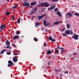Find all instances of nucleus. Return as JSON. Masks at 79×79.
I'll list each match as a JSON object with an SVG mask.
<instances>
[{"label":"nucleus","mask_w":79,"mask_h":79,"mask_svg":"<svg viewBox=\"0 0 79 79\" xmlns=\"http://www.w3.org/2000/svg\"><path fill=\"white\" fill-rule=\"evenodd\" d=\"M19 36H18V35H15L13 39H14V40H15V39H19Z\"/></svg>","instance_id":"9d476101"},{"label":"nucleus","mask_w":79,"mask_h":79,"mask_svg":"<svg viewBox=\"0 0 79 79\" xmlns=\"http://www.w3.org/2000/svg\"><path fill=\"white\" fill-rule=\"evenodd\" d=\"M67 35V34L65 33H63L62 34V36H63L64 37H65V36H66Z\"/></svg>","instance_id":"bb28decb"},{"label":"nucleus","mask_w":79,"mask_h":79,"mask_svg":"<svg viewBox=\"0 0 79 79\" xmlns=\"http://www.w3.org/2000/svg\"><path fill=\"white\" fill-rule=\"evenodd\" d=\"M65 31V28H64V27L62 28L61 30V31L62 32H63V31Z\"/></svg>","instance_id":"cd10ccee"},{"label":"nucleus","mask_w":79,"mask_h":79,"mask_svg":"<svg viewBox=\"0 0 79 79\" xmlns=\"http://www.w3.org/2000/svg\"><path fill=\"white\" fill-rule=\"evenodd\" d=\"M2 55V54H1V52H0V55Z\"/></svg>","instance_id":"680f3d73"},{"label":"nucleus","mask_w":79,"mask_h":79,"mask_svg":"<svg viewBox=\"0 0 79 79\" xmlns=\"http://www.w3.org/2000/svg\"><path fill=\"white\" fill-rule=\"evenodd\" d=\"M16 34H20V31H17Z\"/></svg>","instance_id":"c756f323"},{"label":"nucleus","mask_w":79,"mask_h":79,"mask_svg":"<svg viewBox=\"0 0 79 79\" xmlns=\"http://www.w3.org/2000/svg\"><path fill=\"white\" fill-rule=\"evenodd\" d=\"M6 45H10V43L8 40H7L6 42Z\"/></svg>","instance_id":"4468645a"},{"label":"nucleus","mask_w":79,"mask_h":79,"mask_svg":"<svg viewBox=\"0 0 79 79\" xmlns=\"http://www.w3.org/2000/svg\"><path fill=\"white\" fill-rule=\"evenodd\" d=\"M14 55L16 56V55H18V54L17 53H13Z\"/></svg>","instance_id":"4c0bfd02"},{"label":"nucleus","mask_w":79,"mask_h":79,"mask_svg":"<svg viewBox=\"0 0 79 79\" xmlns=\"http://www.w3.org/2000/svg\"><path fill=\"white\" fill-rule=\"evenodd\" d=\"M6 1H7V2H9V0H6Z\"/></svg>","instance_id":"5fc2aeb1"},{"label":"nucleus","mask_w":79,"mask_h":79,"mask_svg":"<svg viewBox=\"0 0 79 79\" xmlns=\"http://www.w3.org/2000/svg\"><path fill=\"white\" fill-rule=\"evenodd\" d=\"M45 15H42V16H38V19H39V20H40L41 19H42L43 18H44V16Z\"/></svg>","instance_id":"1a4fd4ad"},{"label":"nucleus","mask_w":79,"mask_h":79,"mask_svg":"<svg viewBox=\"0 0 79 79\" xmlns=\"http://www.w3.org/2000/svg\"><path fill=\"white\" fill-rule=\"evenodd\" d=\"M1 29L2 31L4 30V28H6V25H2L0 26Z\"/></svg>","instance_id":"39448f33"},{"label":"nucleus","mask_w":79,"mask_h":79,"mask_svg":"<svg viewBox=\"0 0 79 79\" xmlns=\"http://www.w3.org/2000/svg\"><path fill=\"white\" fill-rule=\"evenodd\" d=\"M44 47H47V44H44Z\"/></svg>","instance_id":"ea45409f"},{"label":"nucleus","mask_w":79,"mask_h":79,"mask_svg":"<svg viewBox=\"0 0 79 79\" xmlns=\"http://www.w3.org/2000/svg\"><path fill=\"white\" fill-rule=\"evenodd\" d=\"M51 1L54 2H58V0H51Z\"/></svg>","instance_id":"4be33fe9"},{"label":"nucleus","mask_w":79,"mask_h":79,"mask_svg":"<svg viewBox=\"0 0 79 79\" xmlns=\"http://www.w3.org/2000/svg\"><path fill=\"white\" fill-rule=\"evenodd\" d=\"M64 73H65L66 74H68V71L65 72Z\"/></svg>","instance_id":"37998d69"},{"label":"nucleus","mask_w":79,"mask_h":79,"mask_svg":"<svg viewBox=\"0 0 79 79\" xmlns=\"http://www.w3.org/2000/svg\"><path fill=\"white\" fill-rule=\"evenodd\" d=\"M12 45L13 47H16V45H15V44H12Z\"/></svg>","instance_id":"f704fd0d"},{"label":"nucleus","mask_w":79,"mask_h":79,"mask_svg":"<svg viewBox=\"0 0 79 79\" xmlns=\"http://www.w3.org/2000/svg\"><path fill=\"white\" fill-rule=\"evenodd\" d=\"M23 13H25V11H23Z\"/></svg>","instance_id":"603ef678"},{"label":"nucleus","mask_w":79,"mask_h":79,"mask_svg":"<svg viewBox=\"0 0 79 79\" xmlns=\"http://www.w3.org/2000/svg\"><path fill=\"white\" fill-rule=\"evenodd\" d=\"M50 40L52 41V42H55L56 40L53 38H52V37L50 36Z\"/></svg>","instance_id":"9b49d317"},{"label":"nucleus","mask_w":79,"mask_h":79,"mask_svg":"<svg viewBox=\"0 0 79 79\" xmlns=\"http://www.w3.org/2000/svg\"><path fill=\"white\" fill-rule=\"evenodd\" d=\"M60 49H61L62 50H63V49H64V48H60Z\"/></svg>","instance_id":"de8ad7c7"},{"label":"nucleus","mask_w":79,"mask_h":79,"mask_svg":"<svg viewBox=\"0 0 79 79\" xmlns=\"http://www.w3.org/2000/svg\"><path fill=\"white\" fill-rule=\"evenodd\" d=\"M41 30H44V27H42L41 28Z\"/></svg>","instance_id":"c03bdc74"},{"label":"nucleus","mask_w":79,"mask_h":79,"mask_svg":"<svg viewBox=\"0 0 79 79\" xmlns=\"http://www.w3.org/2000/svg\"><path fill=\"white\" fill-rule=\"evenodd\" d=\"M76 53H74V55H76Z\"/></svg>","instance_id":"69168bd1"},{"label":"nucleus","mask_w":79,"mask_h":79,"mask_svg":"<svg viewBox=\"0 0 79 79\" xmlns=\"http://www.w3.org/2000/svg\"><path fill=\"white\" fill-rule=\"evenodd\" d=\"M40 25V23L38 22H36L35 23V26H36V27H38L37 26Z\"/></svg>","instance_id":"6ab92c4d"},{"label":"nucleus","mask_w":79,"mask_h":79,"mask_svg":"<svg viewBox=\"0 0 79 79\" xmlns=\"http://www.w3.org/2000/svg\"><path fill=\"white\" fill-rule=\"evenodd\" d=\"M57 14H58L59 16H60V17H61V13H60V12H58L57 13Z\"/></svg>","instance_id":"a211bd4d"},{"label":"nucleus","mask_w":79,"mask_h":79,"mask_svg":"<svg viewBox=\"0 0 79 79\" xmlns=\"http://www.w3.org/2000/svg\"><path fill=\"white\" fill-rule=\"evenodd\" d=\"M20 21H23V19H20Z\"/></svg>","instance_id":"8fccbe9b"},{"label":"nucleus","mask_w":79,"mask_h":79,"mask_svg":"<svg viewBox=\"0 0 79 79\" xmlns=\"http://www.w3.org/2000/svg\"><path fill=\"white\" fill-rule=\"evenodd\" d=\"M36 5V2H32L31 3V5H32V6H34Z\"/></svg>","instance_id":"f8f14e48"},{"label":"nucleus","mask_w":79,"mask_h":79,"mask_svg":"<svg viewBox=\"0 0 79 79\" xmlns=\"http://www.w3.org/2000/svg\"><path fill=\"white\" fill-rule=\"evenodd\" d=\"M52 53V51H50V54H51Z\"/></svg>","instance_id":"09e8293b"},{"label":"nucleus","mask_w":79,"mask_h":79,"mask_svg":"<svg viewBox=\"0 0 79 79\" xmlns=\"http://www.w3.org/2000/svg\"><path fill=\"white\" fill-rule=\"evenodd\" d=\"M55 71H56V72H58V71H60V70H58L56 69L55 70Z\"/></svg>","instance_id":"a19ab883"},{"label":"nucleus","mask_w":79,"mask_h":79,"mask_svg":"<svg viewBox=\"0 0 79 79\" xmlns=\"http://www.w3.org/2000/svg\"><path fill=\"white\" fill-rule=\"evenodd\" d=\"M10 46H6V48H9Z\"/></svg>","instance_id":"49530a36"},{"label":"nucleus","mask_w":79,"mask_h":79,"mask_svg":"<svg viewBox=\"0 0 79 79\" xmlns=\"http://www.w3.org/2000/svg\"><path fill=\"white\" fill-rule=\"evenodd\" d=\"M32 18H34V16H32Z\"/></svg>","instance_id":"774afa93"},{"label":"nucleus","mask_w":79,"mask_h":79,"mask_svg":"<svg viewBox=\"0 0 79 79\" xmlns=\"http://www.w3.org/2000/svg\"><path fill=\"white\" fill-rule=\"evenodd\" d=\"M0 32H2V30H0Z\"/></svg>","instance_id":"052dcab7"},{"label":"nucleus","mask_w":79,"mask_h":79,"mask_svg":"<svg viewBox=\"0 0 79 79\" xmlns=\"http://www.w3.org/2000/svg\"><path fill=\"white\" fill-rule=\"evenodd\" d=\"M74 35L72 36V38L74 39L75 40H77L79 39V35L74 34Z\"/></svg>","instance_id":"f257e3e1"},{"label":"nucleus","mask_w":79,"mask_h":79,"mask_svg":"<svg viewBox=\"0 0 79 79\" xmlns=\"http://www.w3.org/2000/svg\"><path fill=\"white\" fill-rule=\"evenodd\" d=\"M55 7H56V6H53L50 7V10H53V9H55Z\"/></svg>","instance_id":"2eb2a0df"},{"label":"nucleus","mask_w":79,"mask_h":79,"mask_svg":"<svg viewBox=\"0 0 79 79\" xmlns=\"http://www.w3.org/2000/svg\"><path fill=\"white\" fill-rule=\"evenodd\" d=\"M21 19V17H20L18 20H17V23L18 24H19L20 23V19Z\"/></svg>","instance_id":"aec40b11"},{"label":"nucleus","mask_w":79,"mask_h":79,"mask_svg":"<svg viewBox=\"0 0 79 79\" xmlns=\"http://www.w3.org/2000/svg\"><path fill=\"white\" fill-rule=\"evenodd\" d=\"M17 8V6H14L13 7V8L14 9H16Z\"/></svg>","instance_id":"72a5a7b5"},{"label":"nucleus","mask_w":79,"mask_h":79,"mask_svg":"<svg viewBox=\"0 0 79 79\" xmlns=\"http://www.w3.org/2000/svg\"><path fill=\"white\" fill-rule=\"evenodd\" d=\"M69 26H70L69 24H67V27L68 29H69Z\"/></svg>","instance_id":"393cba45"},{"label":"nucleus","mask_w":79,"mask_h":79,"mask_svg":"<svg viewBox=\"0 0 79 79\" xmlns=\"http://www.w3.org/2000/svg\"><path fill=\"white\" fill-rule=\"evenodd\" d=\"M59 75L60 76H62V74H60Z\"/></svg>","instance_id":"864d4df0"},{"label":"nucleus","mask_w":79,"mask_h":79,"mask_svg":"<svg viewBox=\"0 0 79 79\" xmlns=\"http://www.w3.org/2000/svg\"><path fill=\"white\" fill-rule=\"evenodd\" d=\"M48 65H50V64L49 63H48Z\"/></svg>","instance_id":"0e129e2a"},{"label":"nucleus","mask_w":79,"mask_h":79,"mask_svg":"<svg viewBox=\"0 0 79 79\" xmlns=\"http://www.w3.org/2000/svg\"><path fill=\"white\" fill-rule=\"evenodd\" d=\"M28 1V0H26L25 1H24V3H26V2H27Z\"/></svg>","instance_id":"a18cd8bd"},{"label":"nucleus","mask_w":79,"mask_h":79,"mask_svg":"<svg viewBox=\"0 0 79 79\" xmlns=\"http://www.w3.org/2000/svg\"><path fill=\"white\" fill-rule=\"evenodd\" d=\"M75 15L76 16H79V14H78V13H76L75 14Z\"/></svg>","instance_id":"2f4dec72"},{"label":"nucleus","mask_w":79,"mask_h":79,"mask_svg":"<svg viewBox=\"0 0 79 79\" xmlns=\"http://www.w3.org/2000/svg\"><path fill=\"white\" fill-rule=\"evenodd\" d=\"M57 48H58V49H59V50H60V47H58Z\"/></svg>","instance_id":"3c124183"},{"label":"nucleus","mask_w":79,"mask_h":79,"mask_svg":"<svg viewBox=\"0 0 79 79\" xmlns=\"http://www.w3.org/2000/svg\"><path fill=\"white\" fill-rule=\"evenodd\" d=\"M65 33H66L67 34H69L70 33V30H68L65 31Z\"/></svg>","instance_id":"dca6fc26"},{"label":"nucleus","mask_w":79,"mask_h":79,"mask_svg":"<svg viewBox=\"0 0 79 79\" xmlns=\"http://www.w3.org/2000/svg\"><path fill=\"white\" fill-rule=\"evenodd\" d=\"M23 6H27L28 7H29L30 5L28 2H25V3L23 4Z\"/></svg>","instance_id":"423d86ee"},{"label":"nucleus","mask_w":79,"mask_h":79,"mask_svg":"<svg viewBox=\"0 0 79 79\" xmlns=\"http://www.w3.org/2000/svg\"><path fill=\"white\" fill-rule=\"evenodd\" d=\"M7 55H10L11 54V52H7Z\"/></svg>","instance_id":"7c9ffc66"},{"label":"nucleus","mask_w":79,"mask_h":79,"mask_svg":"<svg viewBox=\"0 0 79 79\" xmlns=\"http://www.w3.org/2000/svg\"><path fill=\"white\" fill-rule=\"evenodd\" d=\"M62 52H62L61 51V52H60L61 54H62V53H63Z\"/></svg>","instance_id":"13d9d810"},{"label":"nucleus","mask_w":79,"mask_h":79,"mask_svg":"<svg viewBox=\"0 0 79 79\" xmlns=\"http://www.w3.org/2000/svg\"><path fill=\"white\" fill-rule=\"evenodd\" d=\"M6 51H7V50H6V49H3L2 51H1L2 54H3V53H4V52H6Z\"/></svg>","instance_id":"f3484780"},{"label":"nucleus","mask_w":79,"mask_h":79,"mask_svg":"<svg viewBox=\"0 0 79 79\" xmlns=\"http://www.w3.org/2000/svg\"><path fill=\"white\" fill-rule=\"evenodd\" d=\"M9 48H10V49H11V47H9Z\"/></svg>","instance_id":"bf43d9fd"},{"label":"nucleus","mask_w":79,"mask_h":79,"mask_svg":"<svg viewBox=\"0 0 79 79\" xmlns=\"http://www.w3.org/2000/svg\"><path fill=\"white\" fill-rule=\"evenodd\" d=\"M40 4L42 6H44L45 7H48V6H49V4L48 3H42L41 2L40 3Z\"/></svg>","instance_id":"f03ea898"},{"label":"nucleus","mask_w":79,"mask_h":79,"mask_svg":"<svg viewBox=\"0 0 79 79\" xmlns=\"http://www.w3.org/2000/svg\"><path fill=\"white\" fill-rule=\"evenodd\" d=\"M34 40L35 42H37L38 40L36 37H35L34 38Z\"/></svg>","instance_id":"b1692460"},{"label":"nucleus","mask_w":79,"mask_h":79,"mask_svg":"<svg viewBox=\"0 0 79 79\" xmlns=\"http://www.w3.org/2000/svg\"><path fill=\"white\" fill-rule=\"evenodd\" d=\"M6 15L7 16L9 15H10V13L9 12H6Z\"/></svg>","instance_id":"a878e982"},{"label":"nucleus","mask_w":79,"mask_h":79,"mask_svg":"<svg viewBox=\"0 0 79 79\" xmlns=\"http://www.w3.org/2000/svg\"><path fill=\"white\" fill-rule=\"evenodd\" d=\"M61 52H64L65 51H64V49H63Z\"/></svg>","instance_id":"79ce46f5"},{"label":"nucleus","mask_w":79,"mask_h":79,"mask_svg":"<svg viewBox=\"0 0 79 79\" xmlns=\"http://www.w3.org/2000/svg\"><path fill=\"white\" fill-rule=\"evenodd\" d=\"M13 61L15 62H17V61H18V59L16 58V57L15 56L13 58Z\"/></svg>","instance_id":"6e6552de"},{"label":"nucleus","mask_w":79,"mask_h":79,"mask_svg":"<svg viewBox=\"0 0 79 79\" xmlns=\"http://www.w3.org/2000/svg\"><path fill=\"white\" fill-rule=\"evenodd\" d=\"M59 52V51L58 50H56L55 51V52H56V53H58Z\"/></svg>","instance_id":"e433bc0d"},{"label":"nucleus","mask_w":79,"mask_h":79,"mask_svg":"<svg viewBox=\"0 0 79 79\" xmlns=\"http://www.w3.org/2000/svg\"><path fill=\"white\" fill-rule=\"evenodd\" d=\"M45 31H46V32H47V31H48L46 30H45Z\"/></svg>","instance_id":"e2e57ef3"},{"label":"nucleus","mask_w":79,"mask_h":79,"mask_svg":"<svg viewBox=\"0 0 79 79\" xmlns=\"http://www.w3.org/2000/svg\"><path fill=\"white\" fill-rule=\"evenodd\" d=\"M60 23V22H55L54 23V24L56 25V24H58Z\"/></svg>","instance_id":"412c9836"},{"label":"nucleus","mask_w":79,"mask_h":79,"mask_svg":"<svg viewBox=\"0 0 79 79\" xmlns=\"http://www.w3.org/2000/svg\"><path fill=\"white\" fill-rule=\"evenodd\" d=\"M73 31L72 30H70V34L71 35H73Z\"/></svg>","instance_id":"473e14b6"},{"label":"nucleus","mask_w":79,"mask_h":79,"mask_svg":"<svg viewBox=\"0 0 79 79\" xmlns=\"http://www.w3.org/2000/svg\"><path fill=\"white\" fill-rule=\"evenodd\" d=\"M48 39H49V40H50V37H49Z\"/></svg>","instance_id":"338daca9"},{"label":"nucleus","mask_w":79,"mask_h":79,"mask_svg":"<svg viewBox=\"0 0 79 79\" xmlns=\"http://www.w3.org/2000/svg\"><path fill=\"white\" fill-rule=\"evenodd\" d=\"M43 24L44 26H47L50 24V23H48L47 24V22H46V20H44Z\"/></svg>","instance_id":"0eeeda50"},{"label":"nucleus","mask_w":79,"mask_h":79,"mask_svg":"<svg viewBox=\"0 0 79 79\" xmlns=\"http://www.w3.org/2000/svg\"><path fill=\"white\" fill-rule=\"evenodd\" d=\"M8 63H9V64H8V67H11L14 64L13 63V62L11 60H9L8 61Z\"/></svg>","instance_id":"7ed1b4c3"},{"label":"nucleus","mask_w":79,"mask_h":79,"mask_svg":"<svg viewBox=\"0 0 79 79\" xmlns=\"http://www.w3.org/2000/svg\"><path fill=\"white\" fill-rule=\"evenodd\" d=\"M48 10H50V7H49V8H48Z\"/></svg>","instance_id":"6e6d98bb"},{"label":"nucleus","mask_w":79,"mask_h":79,"mask_svg":"<svg viewBox=\"0 0 79 79\" xmlns=\"http://www.w3.org/2000/svg\"><path fill=\"white\" fill-rule=\"evenodd\" d=\"M47 54H50V50H49L47 52Z\"/></svg>","instance_id":"c9c22d12"},{"label":"nucleus","mask_w":79,"mask_h":79,"mask_svg":"<svg viewBox=\"0 0 79 79\" xmlns=\"http://www.w3.org/2000/svg\"><path fill=\"white\" fill-rule=\"evenodd\" d=\"M67 16H69V18H71V17H72V14H71L70 12H68V13L67 14Z\"/></svg>","instance_id":"ddd939ff"},{"label":"nucleus","mask_w":79,"mask_h":79,"mask_svg":"<svg viewBox=\"0 0 79 79\" xmlns=\"http://www.w3.org/2000/svg\"><path fill=\"white\" fill-rule=\"evenodd\" d=\"M51 58H52V59H54L55 58V56H53L51 57Z\"/></svg>","instance_id":"58836bf2"},{"label":"nucleus","mask_w":79,"mask_h":79,"mask_svg":"<svg viewBox=\"0 0 79 79\" xmlns=\"http://www.w3.org/2000/svg\"><path fill=\"white\" fill-rule=\"evenodd\" d=\"M54 11H55V12L58 11V8H56L54 9Z\"/></svg>","instance_id":"5701e85b"},{"label":"nucleus","mask_w":79,"mask_h":79,"mask_svg":"<svg viewBox=\"0 0 79 79\" xmlns=\"http://www.w3.org/2000/svg\"><path fill=\"white\" fill-rule=\"evenodd\" d=\"M36 11H37V8H33L31 12V15H33L34 13H35L36 12Z\"/></svg>","instance_id":"20e7f679"},{"label":"nucleus","mask_w":79,"mask_h":79,"mask_svg":"<svg viewBox=\"0 0 79 79\" xmlns=\"http://www.w3.org/2000/svg\"><path fill=\"white\" fill-rule=\"evenodd\" d=\"M4 19H6V18H7L4 17Z\"/></svg>","instance_id":"4d7b16f0"},{"label":"nucleus","mask_w":79,"mask_h":79,"mask_svg":"<svg viewBox=\"0 0 79 79\" xmlns=\"http://www.w3.org/2000/svg\"><path fill=\"white\" fill-rule=\"evenodd\" d=\"M12 18L13 20V21H15V16L13 15L12 16Z\"/></svg>","instance_id":"c85d7f7f"}]
</instances>
